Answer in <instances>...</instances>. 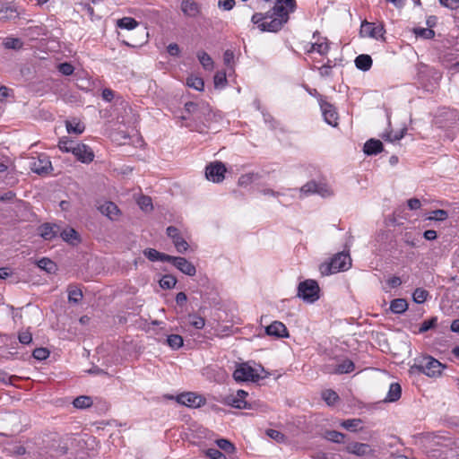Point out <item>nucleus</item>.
Here are the masks:
<instances>
[{
  "label": "nucleus",
  "instance_id": "nucleus-1",
  "mask_svg": "<svg viewBox=\"0 0 459 459\" xmlns=\"http://www.w3.org/2000/svg\"><path fill=\"white\" fill-rule=\"evenodd\" d=\"M296 9V0H276L272 10L262 13H255L251 22L264 32H278L288 22L290 13Z\"/></svg>",
  "mask_w": 459,
  "mask_h": 459
},
{
  "label": "nucleus",
  "instance_id": "nucleus-2",
  "mask_svg": "<svg viewBox=\"0 0 459 459\" xmlns=\"http://www.w3.org/2000/svg\"><path fill=\"white\" fill-rule=\"evenodd\" d=\"M264 369L260 365L252 367L249 362H243L237 365L233 372V377L237 382H258L264 377L262 374Z\"/></svg>",
  "mask_w": 459,
  "mask_h": 459
},
{
  "label": "nucleus",
  "instance_id": "nucleus-3",
  "mask_svg": "<svg viewBox=\"0 0 459 459\" xmlns=\"http://www.w3.org/2000/svg\"><path fill=\"white\" fill-rule=\"evenodd\" d=\"M351 265V259L349 254L341 252L336 254L329 262L320 264L319 271L323 276L336 273L348 270Z\"/></svg>",
  "mask_w": 459,
  "mask_h": 459
},
{
  "label": "nucleus",
  "instance_id": "nucleus-4",
  "mask_svg": "<svg viewBox=\"0 0 459 459\" xmlns=\"http://www.w3.org/2000/svg\"><path fill=\"white\" fill-rule=\"evenodd\" d=\"M445 366L431 356H426L418 360V363L412 365L410 368L411 373L420 372L428 377H439Z\"/></svg>",
  "mask_w": 459,
  "mask_h": 459
},
{
  "label": "nucleus",
  "instance_id": "nucleus-5",
  "mask_svg": "<svg viewBox=\"0 0 459 459\" xmlns=\"http://www.w3.org/2000/svg\"><path fill=\"white\" fill-rule=\"evenodd\" d=\"M319 292L320 288L316 281L308 279L299 282L297 296L305 302L314 303L319 299Z\"/></svg>",
  "mask_w": 459,
  "mask_h": 459
},
{
  "label": "nucleus",
  "instance_id": "nucleus-6",
  "mask_svg": "<svg viewBox=\"0 0 459 459\" xmlns=\"http://www.w3.org/2000/svg\"><path fill=\"white\" fill-rule=\"evenodd\" d=\"M29 167L32 172L41 176L48 174L53 169L51 161L46 154L32 157L30 160Z\"/></svg>",
  "mask_w": 459,
  "mask_h": 459
},
{
  "label": "nucleus",
  "instance_id": "nucleus-7",
  "mask_svg": "<svg viewBox=\"0 0 459 459\" xmlns=\"http://www.w3.org/2000/svg\"><path fill=\"white\" fill-rule=\"evenodd\" d=\"M226 168L221 161L210 163L205 169V177L214 183L221 182L225 178Z\"/></svg>",
  "mask_w": 459,
  "mask_h": 459
},
{
  "label": "nucleus",
  "instance_id": "nucleus-8",
  "mask_svg": "<svg viewBox=\"0 0 459 459\" xmlns=\"http://www.w3.org/2000/svg\"><path fill=\"white\" fill-rule=\"evenodd\" d=\"M178 403L191 407L199 408L206 402L205 398L193 392L183 393L178 395Z\"/></svg>",
  "mask_w": 459,
  "mask_h": 459
},
{
  "label": "nucleus",
  "instance_id": "nucleus-9",
  "mask_svg": "<svg viewBox=\"0 0 459 459\" xmlns=\"http://www.w3.org/2000/svg\"><path fill=\"white\" fill-rule=\"evenodd\" d=\"M167 235L172 239V242L178 253L184 254L187 251L189 245L181 236L178 228L169 226L166 230Z\"/></svg>",
  "mask_w": 459,
  "mask_h": 459
},
{
  "label": "nucleus",
  "instance_id": "nucleus-10",
  "mask_svg": "<svg viewBox=\"0 0 459 459\" xmlns=\"http://www.w3.org/2000/svg\"><path fill=\"white\" fill-rule=\"evenodd\" d=\"M319 104L325 121L332 126H337L338 114L335 108L331 103L322 99L320 100Z\"/></svg>",
  "mask_w": 459,
  "mask_h": 459
},
{
  "label": "nucleus",
  "instance_id": "nucleus-11",
  "mask_svg": "<svg viewBox=\"0 0 459 459\" xmlns=\"http://www.w3.org/2000/svg\"><path fill=\"white\" fill-rule=\"evenodd\" d=\"M385 29L383 25H376L367 21L363 22L360 27V34L373 39L383 38Z\"/></svg>",
  "mask_w": 459,
  "mask_h": 459
},
{
  "label": "nucleus",
  "instance_id": "nucleus-12",
  "mask_svg": "<svg viewBox=\"0 0 459 459\" xmlns=\"http://www.w3.org/2000/svg\"><path fill=\"white\" fill-rule=\"evenodd\" d=\"M248 394L244 390H238L236 394L227 397V403L237 409H250V403L246 400Z\"/></svg>",
  "mask_w": 459,
  "mask_h": 459
},
{
  "label": "nucleus",
  "instance_id": "nucleus-13",
  "mask_svg": "<svg viewBox=\"0 0 459 459\" xmlns=\"http://www.w3.org/2000/svg\"><path fill=\"white\" fill-rule=\"evenodd\" d=\"M73 154L82 163H90L94 159L92 150L84 143H76Z\"/></svg>",
  "mask_w": 459,
  "mask_h": 459
},
{
  "label": "nucleus",
  "instance_id": "nucleus-14",
  "mask_svg": "<svg viewBox=\"0 0 459 459\" xmlns=\"http://www.w3.org/2000/svg\"><path fill=\"white\" fill-rule=\"evenodd\" d=\"M170 263L186 275L194 276L196 273L195 266L185 257L171 255Z\"/></svg>",
  "mask_w": 459,
  "mask_h": 459
},
{
  "label": "nucleus",
  "instance_id": "nucleus-15",
  "mask_svg": "<svg viewBox=\"0 0 459 459\" xmlns=\"http://www.w3.org/2000/svg\"><path fill=\"white\" fill-rule=\"evenodd\" d=\"M345 451L357 456H364L373 453L370 446L366 443L351 442L345 446Z\"/></svg>",
  "mask_w": 459,
  "mask_h": 459
},
{
  "label": "nucleus",
  "instance_id": "nucleus-16",
  "mask_svg": "<svg viewBox=\"0 0 459 459\" xmlns=\"http://www.w3.org/2000/svg\"><path fill=\"white\" fill-rule=\"evenodd\" d=\"M97 209L111 221H116L120 215V210L113 202L107 201L97 206Z\"/></svg>",
  "mask_w": 459,
  "mask_h": 459
},
{
  "label": "nucleus",
  "instance_id": "nucleus-17",
  "mask_svg": "<svg viewBox=\"0 0 459 459\" xmlns=\"http://www.w3.org/2000/svg\"><path fill=\"white\" fill-rule=\"evenodd\" d=\"M39 234L45 240H52L60 232V227L56 224L43 223L38 229Z\"/></svg>",
  "mask_w": 459,
  "mask_h": 459
},
{
  "label": "nucleus",
  "instance_id": "nucleus-18",
  "mask_svg": "<svg viewBox=\"0 0 459 459\" xmlns=\"http://www.w3.org/2000/svg\"><path fill=\"white\" fill-rule=\"evenodd\" d=\"M265 332L268 335L274 336L277 338L289 337V332L284 324L280 321H273L265 328Z\"/></svg>",
  "mask_w": 459,
  "mask_h": 459
},
{
  "label": "nucleus",
  "instance_id": "nucleus-19",
  "mask_svg": "<svg viewBox=\"0 0 459 459\" xmlns=\"http://www.w3.org/2000/svg\"><path fill=\"white\" fill-rule=\"evenodd\" d=\"M60 237L70 245H77L80 242V236L78 232L73 228H66L63 230H60Z\"/></svg>",
  "mask_w": 459,
  "mask_h": 459
},
{
  "label": "nucleus",
  "instance_id": "nucleus-20",
  "mask_svg": "<svg viewBox=\"0 0 459 459\" xmlns=\"http://www.w3.org/2000/svg\"><path fill=\"white\" fill-rule=\"evenodd\" d=\"M19 12L14 5H7L0 9V22H9L19 18Z\"/></svg>",
  "mask_w": 459,
  "mask_h": 459
},
{
  "label": "nucleus",
  "instance_id": "nucleus-21",
  "mask_svg": "<svg viewBox=\"0 0 459 459\" xmlns=\"http://www.w3.org/2000/svg\"><path fill=\"white\" fill-rule=\"evenodd\" d=\"M330 49L329 42L326 38L318 39L316 42L310 44L307 53L316 51L320 55H326Z\"/></svg>",
  "mask_w": 459,
  "mask_h": 459
},
{
  "label": "nucleus",
  "instance_id": "nucleus-22",
  "mask_svg": "<svg viewBox=\"0 0 459 459\" xmlns=\"http://www.w3.org/2000/svg\"><path fill=\"white\" fill-rule=\"evenodd\" d=\"M143 255L152 262L161 261L170 262L171 255L160 253L154 248H146L143 250Z\"/></svg>",
  "mask_w": 459,
  "mask_h": 459
},
{
  "label": "nucleus",
  "instance_id": "nucleus-23",
  "mask_svg": "<svg viewBox=\"0 0 459 459\" xmlns=\"http://www.w3.org/2000/svg\"><path fill=\"white\" fill-rule=\"evenodd\" d=\"M363 151L367 155H376L383 151V143L379 140L370 139L365 143Z\"/></svg>",
  "mask_w": 459,
  "mask_h": 459
},
{
  "label": "nucleus",
  "instance_id": "nucleus-24",
  "mask_svg": "<svg viewBox=\"0 0 459 459\" xmlns=\"http://www.w3.org/2000/svg\"><path fill=\"white\" fill-rule=\"evenodd\" d=\"M181 11L189 17H195L199 13L197 3L193 0H183L181 3Z\"/></svg>",
  "mask_w": 459,
  "mask_h": 459
},
{
  "label": "nucleus",
  "instance_id": "nucleus-25",
  "mask_svg": "<svg viewBox=\"0 0 459 459\" xmlns=\"http://www.w3.org/2000/svg\"><path fill=\"white\" fill-rule=\"evenodd\" d=\"M355 65L361 71H368L373 64L372 58L369 55L361 54L355 58Z\"/></svg>",
  "mask_w": 459,
  "mask_h": 459
},
{
  "label": "nucleus",
  "instance_id": "nucleus-26",
  "mask_svg": "<svg viewBox=\"0 0 459 459\" xmlns=\"http://www.w3.org/2000/svg\"><path fill=\"white\" fill-rule=\"evenodd\" d=\"M402 394V387L398 383H392L389 386L385 402L394 403L400 399Z\"/></svg>",
  "mask_w": 459,
  "mask_h": 459
},
{
  "label": "nucleus",
  "instance_id": "nucleus-27",
  "mask_svg": "<svg viewBox=\"0 0 459 459\" xmlns=\"http://www.w3.org/2000/svg\"><path fill=\"white\" fill-rule=\"evenodd\" d=\"M408 308V303L405 299H394L390 303V310L394 314H403Z\"/></svg>",
  "mask_w": 459,
  "mask_h": 459
},
{
  "label": "nucleus",
  "instance_id": "nucleus-28",
  "mask_svg": "<svg viewBox=\"0 0 459 459\" xmlns=\"http://www.w3.org/2000/svg\"><path fill=\"white\" fill-rule=\"evenodd\" d=\"M355 368L354 363L351 359H344L340 364L336 365L335 368L331 373L335 374H347L353 371Z\"/></svg>",
  "mask_w": 459,
  "mask_h": 459
},
{
  "label": "nucleus",
  "instance_id": "nucleus-29",
  "mask_svg": "<svg viewBox=\"0 0 459 459\" xmlns=\"http://www.w3.org/2000/svg\"><path fill=\"white\" fill-rule=\"evenodd\" d=\"M36 264L41 270L47 272L48 273H53L56 271L57 267L56 263L50 260L48 257H43L36 262Z\"/></svg>",
  "mask_w": 459,
  "mask_h": 459
},
{
  "label": "nucleus",
  "instance_id": "nucleus-30",
  "mask_svg": "<svg viewBox=\"0 0 459 459\" xmlns=\"http://www.w3.org/2000/svg\"><path fill=\"white\" fill-rule=\"evenodd\" d=\"M117 27L126 30H134L138 27V22L132 17H123L122 19L117 20Z\"/></svg>",
  "mask_w": 459,
  "mask_h": 459
},
{
  "label": "nucleus",
  "instance_id": "nucleus-31",
  "mask_svg": "<svg viewBox=\"0 0 459 459\" xmlns=\"http://www.w3.org/2000/svg\"><path fill=\"white\" fill-rule=\"evenodd\" d=\"M73 405L77 409H86L92 405V399L88 395H81L74 400Z\"/></svg>",
  "mask_w": 459,
  "mask_h": 459
},
{
  "label": "nucleus",
  "instance_id": "nucleus-32",
  "mask_svg": "<svg viewBox=\"0 0 459 459\" xmlns=\"http://www.w3.org/2000/svg\"><path fill=\"white\" fill-rule=\"evenodd\" d=\"M362 420L360 419H349L341 422V426L350 431L361 429Z\"/></svg>",
  "mask_w": 459,
  "mask_h": 459
},
{
  "label": "nucleus",
  "instance_id": "nucleus-33",
  "mask_svg": "<svg viewBox=\"0 0 459 459\" xmlns=\"http://www.w3.org/2000/svg\"><path fill=\"white\" fill-rule=\"evenodd\" d=\"M66 130L69 134H80L84 131V126L76 120L65 122Z\"/></svg>",
  "mask_w": 459,
  "mask_h": 459
},
{
  "label": "nucleus",
  "instance_id": "nucleus-34",
  "mask_svg": "<svg viewBox=\"0 0 459 459\" xmlns=\"http://www.w3.org/2000/svg\"><path fill=\"white\" fill-rule=\"evenodd\" d=\"M325 437L333 443L342 444L345 440V435L336 430H327L325 433Z\"/></svg>",
  "mask_w": 459,
  "mask_h": 459
},
{
  "label": "nucleus",
  "instance_id": "nucleus-35",
  "mask_svg": "<svg viewBox=\"0 0 459 459\" xmlns=\"http://www.w3.org/2000/svg\"><path fill=\"white\" fill-rule=\"evenodd\" d=\"M3 45L7 49H21L23 46L22 41L18 38L7 37L4 39Z\"/></svg>",
  "mask_w": 459,
  "mask_h": 459
},
{
  "label": "nucleus",
  "instance_id": "nucleus-36",
  "mask_svg": "<svg viewBox=\"0 0 459 459\" xmlns=\"http://www.w3.org/2000/svg\"><path fill=\"white\" fill-rule=\"evenodd\" d=\"M199 62L205 70H212L213 68V61L212 57L204 51H200L197 54Z\"/></svg>",
  "mask_w": 459,
  "mask_h": 459
},
{
  "label": "nucleus",
  "instance_id": "nucleus-37",
  "mask_svg": "<svg viewBox=\"0 0 459 459\" xmlns=\"http://www.w3.org/2000/svg\"><path fill=\"white\" fill-rule=\"evenodd\" d=\"M167 344L173 350L181 348L184 344V341L179 334H170L167 337Z\"/></svg>",
  "mask_w": 459,
  "mask_h": 459
},
{
  "label": "nucleus",
  "instance_id": "nucleus-38",
  "mask_svg": "<svg viewBox=\"0 0 459 459\" xmlns=\"http://www.w3.org/2000/svg\"><path fill=\"white\" fill-rule=\"evenodd\" d=\"M177 279L171 274H166L160 280V286L165 290L172 289L175 287Z\"/></svg>",
  "mask_w": 459,
  "mask_h": 459
},
{
  "label": "nucleus",
  "instance_id": "nucleus-39",
  "mask_svg": "<svg viewBox=\"0 0 459 459\" xmlns=\"http://www.w3.org/2000/svg\"><path fill=\"white\" fill-rule=\"evenodd\" d=\"M413 33L416 35V37H420L426 39H430L435 37V31L429 28H414Z\"/></svg>",
  "mask_w": 459,
  "mask_h": 459
},
{
  "label": "nucleus",
  "instance_id": "nucleus-40",
  "mask_svg": "<svg viewBox=\"0 0 459 459\" xmlns=\"http://www.w3.org/2000/svg\"><path fill=\"white\" fill-rule=\"evenodd\" d=\"M217 446L221 450L227 454H233L236 450L235 446L228 439L221 438L216 441Z\"/></svg>",
  "mask_w": 459,
  "mask_h": 459
},
{
  "label": "nucleus",
  "instance_id": "nucleus-41",
  "mask_svg": "<svg viewBox=\"0 0 459 459\" xmlns=\"http://www.w3.org/2000/svg\"><path fill=\"white\" fill-rule=\"evenodd\" d=\"M186 84L188 87L193 88L196 91H203L204 87V82L202 78L190 76L186 80Z\"/></svg>",
  "mask_w": 459,
  "mask_h": 459
},
{
  "label": "nucleus",
  "instance_id": "nucleus-42",
  "mask_svg": "<svg viewBox=\"0 0 459 459\" xmlns=\"http://www.w3.org/2000/svg\"><path fill=\"white\" fill-rule=\"evenodd\" d=\"M322 398L328 405H333L339 399V396L333 390L327 389L322 392Z\"/></svg>",
  "mask_w": 459,
  "mask_h": 459
},
{
  "label": "nucleus",
  "instance_id": "nucleus-43",
  "mask_svg": "<svg viewBox=\"0 0 459 459\" xmlns=\"http://www.w3.org/2000/svg\"><path fill=\"white\" fill-rule=\"evenodd\" d=\"M428 297L429 292L422 288H417L412 294L413 301L418 304L424 303Z\"/></svg>",
  "mask_w": 459,
  "mask_h": 459
},
{
  "label": "nucleus",
  "instance_id": "nucleus-44",
  "mask_svg": "<svg viewBox=\"0 0 459 459\" xmlns=\"http://www.w3.org/2000/svg\"><path fill=\"white\" fill-rule=\"evenodd\" d=\"M82 298V292L75 287H69L68 300L69 302L77 304Z\"/></svg>",
  "mask_w": 459,
  "mask_h": 459
},
{
  "label": "nucleus",
  "instance_id": "nucleus-45",
  "mask_svg": "<svg viewBox=\"0 0 459 459\" xmlns=\"http://www.w3.org/2000/svg\"><path fill=\"white\" fill-rule=\"evenodd\" d=\"M75 144L74 141L63 138L59 141L58 147L64 152L73 153Z\"/></svg>",
  "mask_w": 459,
  "mask_h": 459
},
{
  "label": "nucleus",
  "instance_id": "nucleus-46",
  "mask_svg": "<svg viewBox=\"0 0 459 459\" xmlns=\"http://www.w3.org/2000/svg\"><path fill=\"white\" fill-rule=\"evenodd\" d=\"M188 319L189 324L196 329H202L205 325L204 318L197 315H189Z\"/></svg>",
  "mask_w": 459,
  "mask_h": 459
},
{
  "label": "nucleus",
  "instance_id": "nucleus-47",
  "mask_svg": "<svg viewBox=\"0 0 459 459\" xmlns=\"http://www.w3.org/2000/svg\"><path fill=\"white\" fill-rule=\"evenodd\" d=\"M437 324V317L433 316L428 320H425L420 325V327L419 329V333H425L432 328H434Z\"/></svg>",
  "mask_w": 459,
  "mask_h": 459
},
{
  "label": "nucleus",
  "instance_id": "nucleus-48",
  "mask_svg": "<svg viewBox=\"0 0 459 459\" xmlns=\"http://www.w3.org/2000/svg\"><path fill=\"white\" fill-rule=\"evenodd\" d=\"M213 82L216 88H223L227 83L225 72H217L214 75Z\"/></svg>",
  "mask_w": 459,
  "mask_h": 459
},
{
  "label": "nucleus",
  "instance_id": "nucleus-49",
  "mask_svg": "<svg viewBox=\"0 0 459 459\" xmlns=\"http://www.w3.org/2000/svg\"><path fill=\"white\" fill-rule=\"evenodd\" d=\"M447 217H448V213L446 211L438 209V210H435V211L431 212L430 216L429 217V220L442 221L446 220Z\"/></svg>",
  "mask_w": 459,
  "mask_h": 459
},
{
  "label": "nucleus",
  "instance_id": "nucleus-50",
  "mask_svg": "<svg viewBox=\"0 0 459 459\" xmlns=\"http://www.w3.org/2000/svg\"><path fill=\"white\" fill-rule=\"evenodd\" d=\"M138 205L143 211H150L152 209V199L149 196L143 195L138 199Z\"/></svg>",
  "mask_w": 459,
  "mask_h": 459
},
{
  "label": "nucleus",
  "instance_id": "nucleus-51",
  "mask_svg": "<svg viewBox=\"0 0 459 459\" xmlns=\"http://www.w3.org/2000/svg\"><path fill=\"white\" fill-rule=\"evenodd\" d=\"M32 356L38 360H43L49 356V351L46 348H36L32 352Z\"/></svg>",
  "mask_w": 459,
  "mask_h": 459
},
{
  "label": "nucleus",
  "instance_id": "nucleus-52",
  "mask_svg": "<svg viewBox=\"0 0 459 459\" xmlns=\"http://www.w3.org/2000/svg\"><path fill=\"white\" fill-rule=\"evenodd\" d=\"M316 186L317 184L315 181L307 182L300 188V192L306 195L316 194Z\"/></svg>",
  "mask_w": 459,
  "mask_h": 459
},
{
  "label": "nucleus",
  "instance_id": "nucleus-53",
  "mask_svg": "<svg viewBox=\"0 0 459 459\" xmlns=\"http://www.w3.org/2000/svg\"><path fill=\"white\" fill-rule=\"evenodd\" d=\"M266 434L271 438L276 440L277 442H283L285 440V436L281 432L276 429H268L266 430Z\"/></svg>",
  "mask_w": 459,
  "mask_h": 459
},
{
  "label": "nucleus",
  "instance_id": "nucleus-54",
  "mask_svg": "<svg viewBox=\"0 0 459 459\" xmlns=\"http://www.w3.org/2000/svg\"><path fill=\"white\" fill-rule=\"evenodd\" d=\"M58 71L64 75H71L74 68L70 63H62L58 65Z\"/></svg>",
  "mask_w": 459,
  "mask_h": 459
},
{
  "label": "nucleus",
  "instance_id": "nucleus-55",
  "mask_svg": "<svg viewBox=\"0 0 459 459\" xmlns=\"http://www.w3.org/2000/svg\"><path fill=\"white\" fill-rule=\"evenodd\" d=\"M405 131H406V129H403L399 133H395V134L388 133L385 135H384L383 138L386 141L396 142V141L401 140L403 137Z\"/></svg>",
  "mask_w": 459,
  "mask_h": 459
},
{
  "label": "nucleus",
  "instance_id": "nucleus-56",
  "mask_svg": "<svg viewBox=\"0 0 459 459\" xmlns=\"http://www.w3.org/2000/svg\"><path fill=\"white\" fill-rule=\"evenodd\" d=\"M206 455L208 457H210L211 459H226V456L224 455V454H222L217 448H209L206 451Z\"/></svg>",
  "mask_w": 459,
  "mask_h": 459
},
{
  "label": "nucleus",
  "instance_id": "nucleus-57",
  "mask_svg": "<svg viewBox=\"0 0 459 459\" xmlns=\"http://www.w3.org/2000/svg\"><path fill=\"white\" fill-rule=\"evenodd\" d=\"M18 339L22 344H30L32 342V335L29 331H22L19 333Z\"/></svg>",
  "mask_w": 459,
  "mask_h": 459
},
{
  "label": "nucleus",
  "instance_id": "nucleus-58",
  "mask_svg": "<svg viewBox=\"0 0 459 459\" xmlns=\"http://www.w3.org/2000/svg\"><path fill=\"white\" fill-rule=\"evenodd\" d=\"M254 178L255 175L253 173L242 175L238 178V185L241 186H247L253 182Z\"/></svg>",
  "mask_w": 459,
  "mask_h": 459
},
{
  "label": "nucleus",
  "instance_id": "nucleus-59",
  "mask_svg": "<svg viewBox=\"0 0 459 459\" xmlns=\"http://www.w3.org/2000/svg\"><path fill=\"white\" fill-rule=\"evenodd\" d=\"M316 194H318L319 195H321L323 197H327L332 195V191L329 189V187L326 185L317 184Z\"/></svg>",
  "mask_w": 459,
  "mask_h": 459
},
{
  "label": "nucleus",
  "instance_id": "nucleus-60",
  "mask_svg": "<svg viewBox=\"0 0 459 459\" xmlns=\"http://www.w3.org/2000/svg\"><path fill=\"white\" fill-rule=\"evenodd\" d=\"M333 65L330 64V61L327 64H325L321 67L318 68L319 74L322 77H328L332 74Z\"/></svg>",
  "mask_w": 459,
  "mask_h": 459
},
{
  "label": "nucleus",
  "instance_id": "nucleus-61",
  "mask_svg": "<svg viewBox=\"0 0 459 459\" xmlns=\"http://www.w3.org/2000/svg\"><path fill=\"white\" fill-rule=\"evenodd\" d=\"M235 0H219L218 6L225 11H230L235 6Z\"/></svg>",
  "mask_w": 459,
  "mask_h": 459
},
{
  "label": "nucleus",
  "instance_id": "nucleus-62",
  "mask_svg": "<svg viewBox=\"0 0 459 459\" xmlns=\"http://www.w3.org/2000/svg\"><path fill=\"white\" fill-rule=\"evenodd\" d=\"M441 5L452 10L459 8V0H439Z\"/></svg>",
  "mask_w": 459,
  "mask_h": 459
},
{
  "label": "nucleus",
  "instance_id": "nucleus-63",
  "mask_svg": "<svg viewBox=\"0 0 459 459\" xmlns=\"http://www.w3.org/2000/svg\"><path fill=\"white\" fill-rule=\"evenodd\" d=\"M387 285L392 288H397L402 284V280L399 276H392L386 281Z\"/></svg>",
  "mask_w": 459,
  "mask_h": 459
},
{
  "label": "nucleus",
  "instance_id": "nucleus-64",
  "mask_svg": "<svg viewBox=\"0 0 459 459\" xmlns=\"http://www.w3.org/2000/svg\"><path fill=\"white\" fill-rule=\"evenodd\" d=\"M404 242L411 247H418L420 238H412L410 233H406L404 236Z\"/></svg>",
  "mask_w": 459,
  "mask_h": 459
}]
</instances>
